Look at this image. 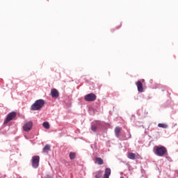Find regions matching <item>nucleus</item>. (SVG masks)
<instances>
[{
	"label": "nucleus",
	"instance_id": "nucleus-1",
	"mask_svg": "<svg viewBox=\"0 0 178 178\" xmlns=\"http://www.w3.org/2000/svg\"><path fill=\"white\" fill-rule=\"evenodd\" d=\"M45 105V100L44 99H38L33 104H32L31 109V111H40Z\"/></svg>",
	"mask_w": 178,
	"mask_h": 178
},
{
	"label": "nucleus",
	"instance_id": "nucleus-2",
	"mask_svg": "<svg viewBox=\"0 0 178 178\" xmlns=\"http://www.w3.org/2000/svg\"><path fill=\"white\" fill-rule=\"evenodd\" d=\"M154 154H156V155L158 156H163L166 152H168L166 147L163 146H156L154 147Z\"/></svg>",
	"mask_w": 178,
	"mask_h": 178
},
{
	"label": "nucleus",
	"instance_id": "nucleus-3",
	"mask_svg": "<svg viewBox=\"0 0 178 178\" xmlns=\"http://www.w3.org/2000/svg\"><path fill=\"white\" fill-rule=\"evenodd\" d=\"M84 99L86 102H94L97 99V95L94 93H89L85 95Z\"/></svg>",
	"mask_w": 178,
	"mask_h": 178
},
{
	"label": "nucleus",
	"instance_id": "nucleus-4",
	"mask_svg": "<svg viewBox=\"0 0 178 178\" xmlns=\"http://www.w3.org/2000/svg\"><path fill=\"white\" fill-rule=\"evenodd\" d=\"M32 166L34 169H37L40 166V156H34L32 157Z\"/></svg>",
	"mask_w": 178,
	"mask_h": 178
},
{
	"label": "nucleus",
	"instance_id": "nucleus-5",
	"mask_svg": "<svg viewBox=\"0 0 178 178\" xmlns=\"http://www.w3.org/2000/svg\"><path fill=\"white\" fill-rule=\"evenodd\" d=\"M16 118V112H11L8 115L4 121V124H6L10 122V120H13Z\"/></svg>",
	"mask_w": 178,
	"mask_h": 178
},
{
	"label": "nucleus",
	"instance_id": "nucleus-6",
	"mask_svg": "<svg viewBox=\"0 0 178 178\" xmlns=\"http://www.w3.org/2000/svg\"><path fill=\"white\" fill-rule=\"evenodd\" d=\"M23 129L24 131H30L33 129V122L29 121L26 122L23 126Z\"/></svg>",
	"mask_w": 178,
	"mask_h": 178
},
{
	"label": "nucleus",
	"instance_id": "nucleus-7",
	"mask_svg": "<svg viewBox=\"0 0 178 178\" xmlns=\"http://www.w3.org/2000/svg\"><path fill=\"white\" fill-rule=\"evenodd\" d=\"M141 157V156H140V154H138V153H133V152H129L128 153V158L129 159H140V158Z\"/></svg>",
	"mask_w": 178,
	"mask_h": 178
},
{
	"label": "nucleus",
	"instance_id": "nucleus-8",
	"mask_svg": "<svg viewBox=\"0 0 178 178\" xmlns=\"http://www.w3.org/2000/svg\"><path fill=\"white\" fill-rule=\"evenodd\" d=\"M136 87L138 92H144V87L143 86V83H141V81H138L136 82Z\"/></svg>",
	"mask_w": 178,
	"mask_h": 178
},
{
	"label": "nucleus",
	"instance_id": "nucleus-9",
	"mask_svg": "<svg viewBox=\"0 0 178 178\" xmlns=\"http://www.w3.org/2000/svg\"><path fill=\"white\" fill-rule=\"evenodd\" d=\"M51 95L53 98H58L59 97V92L56 89H51Z\"/></svg>",
	"mask_w": 178,
	"mask_h": 178
},
{
	"label": "nucleus",
	"instance_id": "nucleus-10",
	"mask_svg": "<svg viewBox=\"0 0 178 178\" xmlns=\"http://www.w3.org/2000/svg\"><path fill=\"white\" fill-rule=\"evenodd\" d=\"M111 168H106L104 178H109V176H111Z\"/></svg>",
	"mask_w": 178,
	"mask_h": 178
},
{
	"label": "nucleus",
	"instance_id": "nucleus-11",
	"mask_svg": "<svg viewBox=\"0 0 178 178\" xmlns=\"http://www.w3.org/2000/svg\"><path fill=\"white\" fill-rule=\"evenodd\" d=\"M120 131H122V128H120V127H115V136L118 137V138H119L120 137Z\"/></svg>",
	"mask_w": 178,
	"mask_h": 178
},
{
	"label": "nucleus",
	"instance_id": "nucleus-12",
	"mask_svg": "<svg viewBox=\"0 0 178 178\" xmlns=\"http://www.w3.org/2000/svg\"><path fill=\"white\" fill-rule=\"evenodd\" d=\"M95 162L97 165H104V160L99 157L95 158Z\"/></svg>",
	"mask_w": 178,
	"mask_h": 178
},
{
	"label": "nucleus",
	"instance_id": "nucleus-13",
	"mask_svg": "<svg viewBox=\"0 0 178 178\" xmlns=\"http://www.w3.org/2000/svg\"><path fill=\"white\" fill-rule=\"evenodd\" d=\"M48 151H51V145H46L43 147V152H48Z\"/></svg>",
	"mask_w": 178,
	"mask_h": 178
},
{
	"label": "nucleus",
	"instance_id": "nucleus-14",
	"mask_svg": "<svg viewBox=\"0 0 178 178\" xmlns=\"http://www.w3.org/2000/svg\"><path fill=\"white\" fill-rule=\"evenodd\" d=\"M95 178H101L102 177V171L99 170L95 172Z\"/></svg>",
	"mask_w": 178,
	"mask_h": 178
},
{
	"label": "nucleus",
	"instance_id": "nucleus-15",
	"mask_svg": "<svg viewBox=\"0 0 178 178\" xmlns=\"http://www.w3.org/2000/svg\"><path fill=\"white\" fill-rule=\"evenodd\" d=\"M42 126L44 128H45L47 130H48L49 129V127H51V125H49V122H44L42 123Z\"/></svg>",
	"mask_w": 178,
	"mask_h": 178
},
{
	"label": "nucleus",
	"instance_id": "nucleus-16",
	"mask_svg": "<svg viewBox=\"0 0 178 178\" xmlns=\"http://www.w3.org/2000/svg\"><path fill=\"white\" fill-rule=\"evenodd\" d=\"M158 127H161L162 129H168V124H161V123H159L158 124Z\"/></svg>",
	"mask_w": 178,
	"mask_h": 178
},
{
	"label": "nucleus",
	"instance_id": "nucleus-17",
	"mask_svg": "<svg viewBox=\"0 0 178 178\" xmlns=\"http://www.w3.org/2000/svg\"><path fill=\"white\" fill-rule=\"evenodd\" d=\"M70 159L73 160L74 158H76V153L74 152H70Z\"/></svg>",
	"mask_w": 178,
	"mask_h": 178
},
{
	"label": "nucleus",
	"instance_id": "nucleus-18",
	"mask_svg": "<svg viewBox=\"0 0 178 178\" xmlns=\"http://www.w3.org/2000/svg\"><path fill=\"white\" fill-rule=\"evenodd\" d=\"M91 130H92V131H97V126H95V125H92V127H91Z\"/></svg>",
	"mask_w": 178,
	"mask_h": 178
},
{
	"label": "nucleus",
	"instance_id": "nucleus-19",
	"mask_svg": "<svg viewBox=\"0 0 178 178\" xmlns=\"http://www.w3.org/2000/svg\"><path fill=\"white\" fill-rule=\"evenodd\" d=\"M45 178H52L51 175H47Z\"/></svg>",
	"mask_w": 178,
	"mask_h": 178
},
{
	"label": "nucleus",
	"instance_id": "nucleus-20",
	"mask_svg": "<svg viewBox=\"0 0 178 178\" xmlns=\"http://www.w3.org/2000/svg\"><path fill=\"white\" fill-rule=\"evenodd\" d=\"M120 178H124V177H120Z\"/></svg>",
	"mask_w": 178,
	"mask_h": 178
}]
</instances>
